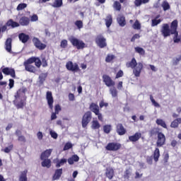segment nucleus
Returning <instances> with one entry per match:
<instances>
[{
	"label": "nucleus",
	"instance_id": "1",
	"mask_svg": "<svg viewBox=\"0 0 181 181\" xmlns=\"http://www.w3.org/2000/svg\"><path fill=\"white\" fill-rule=\"evenodd\" d=\"M178 26L179 22L177 20L172 21L170 26L168 23H163L160 30L161 35L163 37H168L170 35H174L173 38L174 43H179V42H181V38L179 37V32L177 31Z\"/></svg>",
	"mask_w": 181,
	"mask_h": 181
},
{
	"label": "nucleus",
	"instance_id": "2",
	"mask_svg": "<svg viewBox=\"0 0 181 181\" xmlns=\"http://www.w3.org/2000/svg\"><path fill=\"white\" fill-rule=\"evenodd\" d=\"M127 69H132L133 74L135 77H140L141 73L144 70V63L136 62L135 57L132 58L131 61L126 63Z\"/></svg>",
	"mask_w": 181,
	"mask_h": 181
},
{
	"label": "nucleus",
	"instance_id": "3",
	"mask_svg": "<svg viewBox=\"0 0 181 181\" xmlns=\"http://www.w3.org/2000/svg\"><path fill=\"white\" fill-rule=\"evenodd\" d=\"M26 93V88H20L16 93L14 97L15 100H13V104L16 107L17 110H21L26 105V99H22V97L25 95Z\"/></svg>",
	"mask_w": 181,
	"mask_h": 181
},
{
	"label": "nucleus",
	"instance_id": "4",
	"mask_svg": "<svg viewBox=\"0 0 181 181\" xmlns=\"http://www.w3.org/2000/svg\"><path fill=\"white\" fill-rule=\"evenodd\" d=\"M74 47H76L78 50H81L86 47V43L81 40H78L76 37L71 36L68 38Z\"/></svg>",
	"mask_w": 181,
	"mask_h": 181
},
{
	"label": "nucleus",
	"instance_id": "5",
	"mask_svg": "<svg viewBox=\"0 0 181 181\" xmlns=\"http://www.w3.org/2000/svg\"><path fill=\"white\" fill-rule=\"evenodd\" d=\"M89 109L92 112L95 113V115H97L98 119L103 122V114L100 112V106L97 103H91L89 106Z\"/></svg>",
	"mask_w": 181,
	"mask_h": 181
},
{
	"label": "nucleus",
	"instance_id": "6",
	"mask_svg": "<svg viewBox=\"0 0 181 181\" xmlns=\"http://www.w3.org/2000/svg\"><path fill=\"white\" fill-rule=\"evenodd\" d=\"M105 150L110 152H117L122 148V145L118 142H110L105 146Z\"/></svg>",
	"mask_w": 181,
	"mask_h": 181
},
{
	"label": "nucleus",
	"instance_id": "7",
	"mask_svg": "<svg viewBox=\"0 0 181 181\" xmlns=\"http://www.w3.org/2000/svg\"><path fill=\"white\" fill-rule=\"evenodd\" d=\"M95 42L97 46H98V47H100V49H104V47H107V39H105V37H104L103 35H98V36H96Z\"/></svg>",
	"mask_w": 181,
	"mask_h": 181
},
{
	"label": "nucleus",
	"instance_id": "8",
	"mask_svg": "<svg viewBox=\"0 0 181 181\" xmlns=\"http://www.w3.org/2000/svg\"><path fill=\"white\" fill-rule=\"evenodd\" d=\"M93 118V115L90 111H87L82 117V127L83 128H86L87 125L90 124L91 119Z\"/></svg>",
	"mask_w": 181,
	"mask_h": 181
},
{
	"label": "nucleus",
	"instance_id": "9",
	"mask_svg": "<svg viewBox=\"0 0 181 181\" xmlns=\"http://www.w3.org/2000/svg\"><path fill=\"white\" fill-rule=\"evenodd\" d=\"M66 69H68L69 71H73L74 73L80 71V67H78V64L77 63H73L71 61L66 62Z\"/></svg>",
	"mask_w": 181,
	"mask_h": 181
},
{
	"label": "nucleus",
	"instance_id": "10",
	"mask_svg": "<svg viewBox=\"0 0 181 181\" xmlns=\"http://www.w3.org/2000/svg\"><path fill=\"white\" fill-rule=\"evenodd\" d=\"M33 43L35 47H36V49H38V50H45V49L47 47V45H46V44L42 43V41H40V40L36 37H34L33 38Z\"/></svg>",
	"mask_w": 181,
	"mask_h": 181
},
{
	"label": "nucleus",
	"instance_id": "11",
	"mask_svg": "<svg viewBox=\"0 0 181 181\" xmlns=\"http://www.w3.org/2000/svg\"><path fill=\"white\" fill-rule=\"evenodd\" d=\"M166 144V136L164 135L163 133L158 132L157 136V141H156V146L158 148H161Z\"/></svg>",
	"mask_w": 181,
	"mask_h": 181
},
{
	"label": "nucleus",
	"instance_id": "12",
	"mask_svg": "<svg viewBox=\"0 0 181 181\" xmlns=\"http://www.w3.org/2000/svg\"><path fill=\"white\" fill-rule=\"evenodd\" d=\"M1 71L3 74L6 76H11L13 78H16V74H15V69L9 67H1Z\"/></svg>",
	"mask_w": 181,
	"mask_h": 181
},
{
	"label": "nucleus",
	"instance_id": "13",
	"mask_svg": "<svg viewBox=\"0 0 181 181\" xmlns=\"http://www.w3.org/2000/svg\"><path fill=\"white\" fill-rule=\"evenodd\" d=\"M46 100L47 101V104L49 110L53 111V104L54 103V99H53V95L51 91L47 92Z\"/></svg>",
	"mask_w": 181,
	"mask_h": 181
},
{
	"label": "nucleus",
	"instance_id": "14",
	"mask_svg": "<svg viewBox=\"0 0 181 181\" xmlns=\"http://www.w3.org/2000/svg\"><path fill=\"white\" fill-rule=\"evenodd\" d=\"M103 80L107 87H114V86H115V81L108 75L104 74L103 76Z\"/></svg>",
	"mask_w": 181,
	"mask_h": 181
},
{
	"label": "nucleus",
	"instance_id": "15",
	"mask_svg": "<svg viewBox=\"0 0 181 181\" xmlns=\"http://www.w3.org/2000/svg\"><path fill=\"white\" fill-rule=\"evenodd\" d=\"M116 132L120 136L125 135L127 134V129L124 127L122 123H119L116 125Z\"/></svg>",
	"mask_w": 181,
	"mask_h": 181
},
{
	"label": "nucleus",
	"instance_id": "16",
	"mask_svg": "<svg viewBox=\"0 0 181 181\" xmlns=\"http://www.w3.org/2000/svg\"><path fill=\"white\" fill-rule=\"evenodd\" d=\"M54 112L52 113L51 115V120L53 121L57 118V115L60 111H62V106L60 105L57 104L54 106Z\"/></svg>",
	"mask_w": 181,
	"mask_h": 181
},
{
	"label": "nucleus",
	"instance_id": "17",
	"mask_svg": "<svg viewBox=\"0 0 181 181\" xmlns=\"http://www.w3.org/2000/svg\"><path fill=\"white\" fill-rule=\"evenodd\" d=\"M18 23L21 26H28V25L30 23V18H29V17H26L25 16H22L20 18Z\"/></svg>",
	"mask_w": 181,
	"mask_h": 181
},
{
	"label": "nucleus",
	"instance_id": "18",
	"mask_svg": "<svg viewBox=\"0 0 181 181\" xmlns=\"http://www.w3.org/2000/svg\"><path fill=\"white\" fill-rule=\"evenodd\" d=\"M5 49L8 53H12V38L8 37L5 42Z\"/></svg>",
	"mask_w": 181,
	"mask_h": 181
},
{
	"label": "nucleus",
	"instance_id": "19",
	"mask_svg": "<svg viewBox=\"0 0 181 181\" xmlns=\"http://www.w3.org/2000/svg\"><path fill=\"white\" fill-rule=\"evenodd\" d=\"M142 137V134L139 132H136L134 135L129 136V140L130 142H137Z\"/></svg>",
	"mask_w": 181,
	"mask_h": 181
},
{
	"label": "nucleus",
	"instance_id": "20",
	"mask_svg": "<svg viewBox=\"0 0 181 181\" xmlns=\"http://www.w3.org/2000/svg\"><path fill=\"white\" fill-rule=\"evenodd\" d=\"M6 25L8 28H11V29H15V28H19L20 26L19 23L14 21L13 19H9Z\"/></svg>",
	"mask_w": 181,
	"mask_h": 181
},
{
	"label": "nucleus",
	"instance_id": "21",
	"mask_svg": "<svg viewBox=\"0 0 181 181\" xmlns=\"http://www.w3.org/2000/svg\"><path fill=\"white\" fill-rule=\"evenodd\" d=\"M62 175H63V168L57 169L52 176V180H59L62 177Z\"/></svg>",
	"mask_w": 181,
	"mask_h": 181
},
{
	"label": "nucleus",
	"instance_id": "22",
	"mask_svg": "<svg viewBox=\"0 0 181 181\" xmlns=\"http://www.w3.org/2000/svg\"><path fill=\"white\" fill-rule=\"evenodd\" d=\"M18 39L22 43H28L30 37L29 35H26L25 33H21L18 35Z\"/></svg>",
	"mask_w": 181,
	"mask_h": 181
},
{
	"label": "nucleus",
	"instance_id": "23",
	"mask_svg": "<svg viewBox=\"0 0 181 181\" xmlns=\"http://www.w3.org/2000/svg\"><path fill=\"white\" fill-rule=\"evenodd\" d=\"M105 176L109 179V180H112L114 177V169L111 167L106 168Z\"/></svg>",
	"mask_w": 181,
	"mask_h": 181
},
{
	"label": "nucleus",
	"instance_id": "24",
	"mask_svg": "<svg viewBox=\"0 0 181 181\" xmlns=\"http://www.w3.org/2000/svg\"><path fill=\"white\" fill-rule=\"evenodd\" d=\"M52 149H47L42 152L40 156L41 160H43V159H49V156L52 155Z\"/></svg>",
	"mask_w": 181,
	"mask_h": 181
},
{
	"label": "nucleus",
	"instance_id": "25",
	"mask_svg": "<svg viewBox=\"0 0 181 181\" xmlns=\"http://www.w3.org/2000/svg\"><path fill=\"white\" fill-rule=\"evenodd\" d=\"M80 160V157L76 154L73 155L71 158H68L69 165H74V162H78Z\"/></svg>",
	"mask_w": 181,
	"mask_h": 181
},
{
	"label": "nucleus",
	"instance_id": "26",
	"mask_svg": "<svg viewBox=\"0 0 181 181\" xmlns=\"http://www.w3.org/2000/svg\"><path fill=\"white\" fill-rule=\"evenodd\" d=\"M153 158L155 162L159 161V158H160V151L159 148H156L153 153Z\"/></svg>",
	"mask_w": 181,
	"mask_h": 181
},
{
	"label": "nucleus",
	"instance_id": "27",
	"mask_svg": "<svg viewBox=\"0 0 181 181\" xmlns=\"http://www.w3.org/2000/svg\"><path fill=\"white\" fill-rule=\"evenodd\" d=\"M18 181H28V170L21 172Z\"/></svg>",
	"mask_w": 181,
	"mask_h": 181
},
{
	"label": "nucleus",
	"instance_id": "28",
	"mask_svg": "<svg viewBox=\"0 0 181 181\" xmlns=\"http://www.w3.org/2000/svg\"><path fill=\"white\" fill-rule=\"evenodd\" d=\"M106 28H110L112 25V15L108 14L105 18Z\"/></svg>",
	"mask_w": 181,
	"mask_h": 181
},
{
	"label": "nucleus",
	"instance_id": "29",
	"mask_svg": "<svg viewBox=\"0 0 181 181\" xmlns=\"http://www.w3.org/2000/svg\"><path fill=\"white\" fill-rule=\"evenodd\" d=\"M117 23H119V26L124 28L127 25V21H125V16H120L117 18Z\"/></svg>",
	"mask_w": 181,
	"mask_h": 181
},
{
	"label": "nucleus",
	"instance_id": "30",
	"mask_svg": "<svg viewBox=\"0 0 181 181\" xmlns=\"http://www.w3.org/2000/svg\"><path fill=\"white\" fill-rule=\"evenodd\" d=\"M43 161L41 163L42 168H50L52 166V160L49 158H45L42 160Z\"/></svg>",
	"mask_w": 181,
	"mask_h": 181
},
{
	"label": "nucleus",
	"instance_id": "31",
	"mask_svg": "<svg viewBox=\"0 0 181 181\" xmlns=\"http://www.w3.org/2000/svg\"><path fill=\"white\" fill-rule=\"evenodd\" d=\"M24 66L26 71H29L30 73H35V71H36V68L33 65L24 64Z\"/></svg>",
	"mask_w": 181,
	"mask_h": 181
},
{
	"label": "nucleus",
	"instance_id": "32",
	"mask_svg": "<svg viewBox=\"0 0 181 181\" xmlns=\"http://www.w3.org/2000/svg\"><path fill=\"white\" fill-rule=\"evenodd\" d=\"M149 0H134V4L136 6H141V5H145L148 4Z\"/></svg>",
	"mask_w": 181,
	"mask_h": 181
},
{
	"label": "nucleus",
	"instance_id": "33",
	"mask_svg": "<svg viewBox=\"0 0 181 181\" xmlns=\"http://www.w3.org/2000/svg\"><path fill=\"white\" fill-rule=\"evenodd\" d=\"M52 6V8H61L63 6V0H54Z\"/></svg>",
	"mask_w": 181,
	"mask_h": 181
},
{
	"label": "nucleus",
	"instance_id": "34",
	"mask_svg": "<svg viewBox=\"0 0 181 181\" xmlns=\"http://www.w3.org/2000/svg\"><path fill=\"white\" fill-rule=\"evenodd\" d=\"M113 8H114V9H115V11L120 12L121 9L122 8V6L121 5V2L118 1H115L113 4Z\"/></svg>",
	"mask_w": 181,
	"mask_h": 181
},
{
	"label": "nucleus",
	"instance_id": "35",
	"mask_svg": "<svg viewBox=\"0 0 181 181\" xmlns=\"http://www.w3.org/2000/svg\"><path fill=\"white\" fill-rule=\"evenodd\" d=\"M156 122L157 125H160V127H162L163 128L168 129V126L166 125V122H165V121H163V119H157Z\"/></svg>",
	"mask_w": 181,
	"mask_h": 181
},
{
	"label": "nucleus",
	"instance_id": "36",
	"mask_svg": "<svg viewBox=\"0 0 181 181\" xmlns=\"http://www.w3.org/2000/svg\"><path fill=\"white\" fill-rule=\"evenodd\" d=\"M101 124L97 120H93L92 122L91 128L92 129H100Z\"/></svg>",
	"mask_w": 181,
	"mask_h": 181
},
{
	"label": "nucleus",
	"instance_id": "37",
	"mask_svg": "<svg viewBox=\"0 0 181 181\" xmlns=\"http://www.w3.org/2000/svg\"><path fill=\"white\" fill-rule=\"evenodd\" d=\"M161 6L165 12L170 9V4H169V3L166 1H163Z\"/></svg>",
	"mask_w": 181,
	"mask_h": 181
},
{
	"label": "nucleus",
	"instance_id": "38",
	"mask_svg": "<svg viewBox=\"0 0 181 181\" xmlns=\"http://www.w3.org/2000/svg\"><path fill=\"white\" fill-rule=\"evenodd\" d=\"M136 53H139L140 56H145V49L140 47H136L134 48Z\"/></svg>",
	"mask_w": 181,
	"mask_h": 181
},
{
	"label": "nucleus",
	"instance_id": "39",
	"mask_svg": "<svg viewBox=\"0 0 181 181\" xmlns=\"http://www.w3.org/2000/svg\"><path fill=\"white\" fill-rule=\"evenodd\" d=\"M67 160L66 158H62L60 160L57 161L56 168L63 166L65 163H67Z\"/></svg>",
	"mask_w": 181,
	"mask_h": 181
},
{
	"label": "nucleus",
	"instance_id": "40",
	"mask_svg": "<svg viewBox=\"0 0 181 181\" xmlns=\"http://www.w3.org/2000/svg\"><path fill=\"white\" fill-rule=\"evenodd\" d=\"M133 29H134L135 30H140L141 25L139 23V21L136 20L134 23L132 25Z\"/></svg>",
	"mask_w": 181,
	"mask_h": 181
},
{
	"label": "nucleus",
	"instance_id": "41",
	"mask_svg": "<svg viewBox=\"0 0 181 181\" xmlns=\"http://www.w3.org/2000/svg\"><path fill=\"white\" fill-rule=\"evenodd\" d=\"M110 93L113 98L118 97V90H117L115 87L111 88L110 89Z\"/></svg>",
	"mask_w": 181,
	"mask_h": 181
},
{
	"label": "nucleus",
	"instance_id": "42",
	"mask_svg": "<svg viewBox=\"0 0 181 181\" xmlns=\"http://www.w3.org/2000/svg\"><path fill=\"white\" fill-rule=\"evenodd\" d=\"M160 22H162V19H158V20H156V18L152 19L151 20L152 28H153L155 26H158V25H159V23H160Z\"/></svg>",
	"mask_w": 181,
	"mask_h": 181
},
{
	"label": "nucleus",
	"instance_id": "43",
	"mask_svg": "<svg viewBox=\"0 0 181 181\" xmlns=\"http://www.w3.org/2000/svg\"><path fill=\"white\" fill-rule=\"evenodd\" d=\"M74 24L79 30L80 29H83V24L81 20H77L76 21H75Z\"/></svg>",
	"mask_w": 181,
	"mask_h": 181
},
{
	"label": "nucleus",
	"instance_id": "44",
	"mask_svg": "<svg viewBox=\"0 0 181 181\" xmlns=\"http://www.w3.org/2000/svg\"><path fill=\"white\" fill-rule=\"evenodd\" d=\"M115 59V55L114 54H107V56L105 58L106 63H111L113 59Z\"/></svg>",
	"mask_w": 181,
	"mask_h": 181
},
{
	"label": "nucleus",
	"instance_id": "45",
	"mask_svg": "<svg viewBox=\"0 0 181 181\" xmlns=\"http://www.w3.org/2000/svg\"><path fill=\"white\" fill-rule=\"evenodd\" d=\"M28 7V4L25 3L19 4L16 8L17 11H23V9H25V8Z\"/></svg>",
	"mask_w": 181,
	"mask_h": 181
},
{
	"label": "nucleus",
	"instance_id": "46",
	"mask_svg": "<svg viewBox=\"0 0 181 181\" xmlns=\"http://www.w3.org/2000/svg\"><path fill=\"white\" fill-rule=\"evenodd\" d=\"M103 131L105 134H110L111 132V125L106 124L103 127Z\"/></svg>",
	"mask_w": 181,
	"mask_h": 181
},
{
	"label": "nucleus",
	"instance_id": "47",
	"mask_svg": "<svg viewBox=\"0 0 181 181\" xmlns=\"http://www.w3.org/2000/svg\"><path fill=\"white\" fill-rule=\"evenodd\" d=\"M69 43L67 42V40H62L60 42V47L62 49H66Z\"/></svg>",
	"mask_w": 181,
	"mask_h": 181
},
{
	"label": "nucleus",
	"instance_id": "48",
	"mask_svg": "<svg viewBox=\"0 0 181 181\" xmlns=\"http://www.w3.org/2000/svg\"><path fill=\"white\" fill-rule=\"evenodd\" d=\"M130 176H131V170L127 169L124 171V174L123 177H124V179H127V180H129Z\"/></svg>",
	"mask_w": 181,
	"mask_h": 181
},
{
	"label": "nucleus",
	"instance_id": "49",
	"mask_svg": "<svg viewBox=\"0 0 181 181\" xmlns=\"http://www.w3.org/2000/svg\"><path fill=\"white\" fill-rule=\"evenodd\" d=\"M34 63L37 69H40V66H42V61L40 60V57H36Z\"/></svg>",
	"mask_w": 181,
	"mask_h": 181
},
{
	"label": "nucleus",
	"instance_id": "50",
	"mask_svg": "<svg viewBox=\"0 0 181 181\" xmlns=\"http://www.w3.org/2000/svg\"><path fill=\"white\" fill-rule=\"evenodd\" d=\"M35 62H36V57H31L24 64H32L33 63H35Z\"/></svg>",
	"mask_w": 181,
	"mask_h": 181
},
{
	"label": "nucleus",
	"instance_id": "51",
	"mask_svg": "<svg viewBox=\"0 0 181 181\" xmlns=\"http://www.w3.org/2000/svg\"><path fill=\"white\" fill-rule=\"evenodd\" d=\"M158 132H160L158 131L156 128H153L149 131V135L150 136H154V135L158 136Z\"/></svg>",
	"mask_w": 181,
	"mask_h": 181
},
{
	"label": "nucleus",
	"instance_id": "52",
	"mask_svg": "<svg viewBox=\"0 0 181 181\" xmlns=\"http://www.w3.org/2000/svg\"><path fill=\"white\" fill-rule=\"evenodd\" d=\"M150 100H151L153 105H154V107H157L158 108H159V107H160V105H159V103H158L156 102V100H155V99H153V96H152V95H150Z\"/></svg>",
	"mask_w": 181,
	"mask_h": 181
},
{
	"label": "nucleus",
	"instance_id": "53",
	"mask_svg": "<svg viewBox=\"0 0 181 181\" xmlns=\"http://www.w3.org/2000/svg\"><path fill=\"white\" fill-rule=\"evenodd\" d=\"M13 149V144H10L8 147H6L3 151L5 152V153H9Z\"/></svg>",
	"mask_w": 181,
	"mask_h": 181
},
{
	"label": "nucleus",
	"instance_id": "54",
	"mask_svg": "<svg viewBox=\"0 0 181 181\" xmlns=\"http://www.w3.org/2000/svg\"><path fill=\"white\" fill-rule=\"evenodd\" d=\"M18 141L22 142V144H26V137H25L23 135L18 136Z\"/></svg>",
	"mask_w": 181,
	"mask_h": 181
},
{
	"label": "nucleus",
	"instance_id": "55",
	"mask_svg": "<svg viewBox=\"0 0 181 181\" xmlns=\"http://www.w3.org/2000/svg\"><path fill=\"white\" fill-rule=\"evenodd\" d=\"M73 148V144L70 142L66 143L64 147V151H69V149H71Z\"/></svg>",
	"mask_w": 181,
	"mask_h": 181
},
{
	"label": "nucleus",
	"instance_id": "56",
	"mask_svg": "<svg viewBox=\"0 0 181 181\" xmlns=\"http://www.w3.org/2000/svg\"><path fill=\"white\" fill-rule=\"evenodd\" d=\"M41 63L42 65V67H47V66H49V64H47V59H46V57H42L41 59Z\"/></svg>",
	"mask_w": 181,
	"mask_h": 181
},
{
	"label": "nucleus",
	"instance_id": "57",
	"mask_svg": "<svg viewBox=\"0 0 181 181\" xmlns=\"http://www.w3.org/2000/svg\"><path fill=\"white\" fill-rule=\"evenodd\" d=\"M179 127V123H177V120L174 119L170 124L171 128H177Z\"/></svg>",
	"mask_w": 181,
	"mask_h": 181
},
{
	"label": "nucleus",
	"instance_id": "58",
	"mask_svg": "<svg viewBox=\"0 0 181 181\" xmlns=\"http://www.w3.org/2000/svg\"><path fill=\"white\" fill-rule=\"evenodd\" d=\"M14 86H15V81L12 78H10L9 83H8L9 89L11 90V89L13 88Z\"/></svg>",
	"mask_w": 181,
	"mask_h": 181
},
{
	"label": "nucleus",
	"instance_id": "59",
	"mask_svg": "<svg viewBox=\"0 0 181 181\" xmlns=\"http://www.w3.org/2000/svg\"><path fill=\"white\" fill-rule=\"evenodd\" d=\"M120 77H124V71L122 70H119L115 76V78H120Z\"/></svg>",
	"mask_w": 181,
	"mask_h": 181
},
{
	"label": "nucleus",
	"instance_id": "60",
	"mask_svg": "<svg viewBox=\"0 0 181 181\" xmlns=\"http://www.w3.org/2000/svg\"><path fill=\"white\" fill-rule=\"evenodd\" d=\"M49 135H51L52 138H53L54 139H57V133H56L55 132L53 131H50L49 132Z\"/></svg>",
	"mask_w": 181,
	"mask_h": 181
},
{
	"label": "nucleus",
	"instance_id": "61",
	"mask_svg": "<svg viewBox=\"0 0 181 181\" xmlns=\"http://www.w3.org/2000/svg\"><path fill=\"white\" fill-rule=\"evenodd\" d=\"M168 160H169V153H165L163 157V162L164 163H168Z\"/></svg>",
	"mask_w": 181,
	"mask_h": 181
},
{
	"label": "nucleus",
	"instance_id": "62",
	"mask_svg": "<svg viewBox=\"0 0 181 181\" xmlns=\"http://www.w3.org/2000/svg\"><path fill=\"white\" fill-rule=\"evenodd\" d=\"M100 108H103V107H108V103H105L104 100H101L99 103Z\"/></svg>",
	"mask_w": 181,
	"mask_h": 181
},
{
	"label": "nucleus",
	"instance_id": "63",
	"mask_svg": "<svg viewBox=\"0 0 181 181\" xmlns=\"http://www.w3.org/2000/svg\"><path fill=\"white\" fill-rule=\"evenodd\" d=\"M139 37H141V35H139V34H135L132 37L131 42H135V40H136V39H139Z\"/></svg>",
	"mask_w": 181,
	"mask_h": 181
},
{
	"label": "nucleus",
	"instance_id": "64",
	"mask_svg": "<svg viewBox=\"0 0 181 181\" xmlns=\"http://www.w3.org/2000/svg\"><path fill=\"white\" fill-rule=\"evenodd\" d=\"M181 60V56H180L178 58H176L175 60L173 61V64L174 66H177L179 64V62Z\"/></svg>",
	"mask_w": 181,
	"mask_h": 181
}]
</instances>
